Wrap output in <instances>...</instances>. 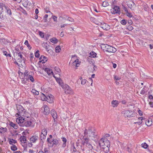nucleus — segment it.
Here are the masks:
<instances>
[{"instance_id": "nucleus-1", "label": "nucleus", "mask_w": 153, "mask_h": 153, "mask_svg": "<svg viewBox=\"0 0 153 153\" xmlns=\"http://www.w3.org/2000/svg\"><path fill=\"white\" fill-rule=\"evenodd\" d=\"M16 121L20 126H22L29 127L32 124V121L31 120H25L24 119H22V117H19V118H17Z\"/></svg>"}, {"instance_id": "nucleus-2", "label": "nucleus", "mask_w": 153, "mask_h": 153, "mask_svg": "<svg viewBox=\"0 0 153 153\" xmlns=\"http://www.w3.org/2000/svg\"><path fill=\"white\" fill-rule=\"evenodd\" d=\"M111 7L112 9L111 10V11L112 14H118L119 15L120 14L121 11L120 7L112 5Z\"/></svg>"}, {"instance_id": "nucleus-3", "label": "nucleus", "mask_w": 153, "mask_h": 153, "mask_svg": "<svg viewBox=\"0 0 153 153\" xmlns=\"http://www.w3.org/2000/svg\"><path fill=\"white\" fill-rule=\"evenodd\" d=\"M134 112L131 110H126L123 111H122L121 113L123 114L124 116L125 117H132V115L133 114Z\"/></svg>"}, {"instance_id": "nucleus-4", "label": "nucleus", "mask_w": 153, "mask_h": 153, "mask_svg": "<svg viewBox=\"0 0 153 153\" xmlns=\"http://www.w3.org/2000/svg\"><path fill=\"white\" fill-rule=\"evenodd\" d=\"M62 88L64 90L65 94H70L72 93V89L67 84H65L64 86H62Z\"/></svg>"}, {"instance_id": "nucleus-5", "label": "nucleus", "mask_w": 153, "mask_h": 153, "mask_svg": "<svg viewBox=\"0 0 153 153\" xmlns=\"http://www.w3.org/2000/svg\"><path fill=\"white\" fill-rule=\"evenodd\" d=\"M16 108L18 112L20 114V115H24L25 111H24V108L21 105H16Z\"/></svg>"}, {"instance_id": "nucleus-6", "label": "nucleus", "mask_w": 153, "mask_h": 153, "mask_svg": "<svg viewBox=\"0 0 153 153\" xmlns=\"http://www.w3.org/2000/svg\"><path fill=\"white\" fill-rule=\"evenodd\" d=\"M48 102L51 103L53 102V96L50 94L47 95L46 100Z\"/></svg>"}, {"instance_id": "nucleus-7", "label": "nucleus", "mask_w": 153, "mask_h": 153, "mask_svg": "<svg viewBox=\"0 0 153 153\" xmlns=\"http://www.w3.org/2000/svg\"><path fill=\"white\" fill-rule=\"evenodd\" d=\"M44 108L43 114L45 115H48L50 113V110L49 108L47 105H44L42 107Z\"/></svg>"}, {"instance_id": "nucleus-8", "label": "nucleus", "mask_w": 153, "mask_h": 153, "mask_svg": "<svg viewBox=\"0 0 153 153\" xmlns=\"http://www.w3.org/2000/svg\"><path fill=\"white\" fill-rule=\"evenodd\" d=\"M107 49L106 51L110 53H114L117 51L115 48L109 45H108Z\"/></svg>"}, {"instance_id": "nucleus-9", "label": "nucleus", "mask_w": 153, "mask_h": 153, "mask_svg": "<svg viewBox=\"0 0 153 153\" xmlns=\"http://www.w3.org/2000/svg\"><path fill=\"white\" fill-rule=\"evenodd\" d=\"M51 143L50 145V146L52 147L53 146H56L59 144V142L58 140L56 139H52Z\"/></svg>"}, {"instance_id": "nucleus-10", "label": "nucleus", "mask_w": 153, "mask_h": 153, "mask_svg": "<svg viewBox=\"0 0 153 153\" xmlns=\"http://www.w3.org/2000/svg\"><path fill=\"white\" fill-rule=\"evenodd\" d=\"M127 5L128 7L132 10H134V8L136 7V5L132 1L128 2Z\"/></svg>"}, {"instance_id": "nucleus-11", "label": "nucleus", "mask_w": 153, "mask_h": 153, "mask_svg": "<svg viewBox=\"0 0 153 153\" xmlns=\"http://www.w3.org/2000/svg\"><path fill=\"white\" fill-rule=\"evenodd\" d=\"M101 27L104 30H108L110 29V26L105 23H103V24L101 23Z\"/></svg>"}, {"instance_id": "nucleus-12", "label": "nucleus", "mask_w": 153, "mask_h": 153, "mask_svg": "<svg viewBox=\"0 0 153 153\" xmlns=\"http://www.w3.org/2000/svg\"><path fill=\"white\" fill-rule=\"evenodd\" d=\"M106 139H106V138H102L99 141V144L100 147H102L104 146H106L105 143V141L106 140Z\"/></svg>"}, {"instance_id": "nucleus-13", "label": "nucleus", "mask_w": 153, "mask_h": 153, "mask_svg": "<svg viewBox=\"0 0 153 153\" xmlns=\"http://www.w3.org/2000/svg\"><path fill=\"white\" fill-rule=\"evenodd\" d=\"M120 102L117 100H113L111 102L112 106L113 107H116L118 105Z\"/></svg>"}, {"instance_id": "nucleus-14", "label": "nucleus", "mask_w": 153, "mask_h": 153, "mask_svg": "<svg viewBox=\"0 0 153 153\" xmlns=\"http://www.w3.org/2000/svg\"><path fill=\"white\" fill-rule=\"evenodd\" d=\"M5 8L6 10V12L9 15L10 17H12V12L10 9L8 7H5Z\"/></svg>"}, {"instance_id": "nucleus-15", "label": "nucleus", "mask_w": 153, "mask_h": 153, "mask_svg": "<svg viewBox=\"0 0 153 153\" xmlns=\"http://www.w3.org/2000/svg\"><path fill=\"white\" fill-rule=\"evenodd\" d=\"M39 137L38 136L34 135L32 136L30 138V140L33 143H35L38 140Z\"/></svg>"}, {"instance_id": "nucleus-16", "label": "nucleus", "mask_w": 153, "mask_h": 153, "mask_svg": "<svg viewBox=\"0 0 153 153\" xmlns=\"http://www.w3.org/2000/svg\"><path fill=\"white\" fill-rule=\"evenodd\" d=\"M56 81L61 86L62 88V86L64 85L65 84H64L62 80L59 78H57V79H56Z\"/></svg>"}, {"instance_id": "nucleus-17", "label": "nucleus", "mask_w": 153, "mask_h": 153, "mask_svg": "<svg viewBox=\"0 0 153 153\" xmlns=\"http://www.w3.org/2000/svg\"><path fill=\"white\" fill-rule=\"evenodd\" d=\"M51 114L54 119L57 118V115L55 111L52 109L51 111Z\"/></svg>"}, {"instance_id": "nucleus-18", "label": "nucleus", "mask_w": 153, "mask_h": 153, "mask_svg": "<svg viewBox=\"0 0 153 153\" xmlns=\"http://www.w3.org/2000/svg\"><path fill=\"white\" fill-rule=\"evenodd\" d=\"M146 124L148 126H150L152 124V119H149L146 120Z\"/></svg>"}, {"instance_id": "nucleus-19", "label": "nucleus", "mask_w": 153, "mask_h": 153, "mask_svg": "<svg viewBox=\"0 0 153 153\" xmlns=\"http://www.w3.org/2000/svg\"><path fill=\"white\" fill-rule=\"evenodd\" d=\"M22 2H23V5L25 7H27V5L30 6L31 3H29V1L28 0H22Z\"/></svg>"}, {"instance_id": "nucleus-20", "label": "nucleus", "mask_w": 153, "mask_h": 153, "mask_svg": "<svg viewBox=\"0 0 153 153\" xmlns=\"http://www.w3.org/2000/svg\"><path fill=\"white\" fill-rule=\"evenodd\" d=\"M8 42V40L4 38H1L0 39V42L2 44H6Z\"/></svg>"}, {"instance_id": "nucleus-21", "label": "nucleus", "mask_w": 153, "mask_h": 153, "mask_svg": "<svg viewBox=\"0 0 153 153\" xmlns=\"http://www.w3.org/2000/svg\"><path fill=\"white\" fill-rule=\"evenodd\" d=\"M108 45L104 44H102L100 45V47L103 50H105V51L107 49V48L108 47Z\"/></svg>"}, {"instance_id": "nucleus-22", "label": "nucleus", "mask_w": 153, "mask_h": 153, "mask_svg": "<svg viewBox=\"0 0 153 153\" xmlns=\"http://www.w3.org/2000/svg\"><path fill=\"white\" fill-rule=\"evenodd\" d=\"M45 71L49 75H51V74L53 73V72L51 69H50L48 68H45L44 69Z\"/></svg>"}, {"instance_id": "nucleus-23", "label": "nucleus", "mask_w": 153, "mask_h": 153, "mask_svg": "<svg viewBox=\"0 0 153 153\" xmlns=\"http://www.w3.org/2000/svg\"><path fill=\"white\" fill-rule=\"evenodd\" d=\"M9 125L11 127H13L15 129H17L18 128V125L17 124H15L12 122H10Z\"/></svg>"}, {"instance_id": "nucleus-24", "label": "nucleus", "mask_w": 153, "mask_h": 153, "mask_svg": "<svg viewBox=\"0 0 153 153\" xmlns=\"http://www.w3.org/2000/svg\"><path fill=\"white\" fill-rule=\"evenodd\" d=\"M21 142L22 143H25L26 142L27 140L26 136H21L20 138Z\"/></svg>"}, {"instance_id": "nucleus-25", "label": "nucleus", "mask_w": 153, "mask_h": 153, "mask_svg": "<svg viewBox=\"0 0 153 153\" xmlns=\"http://www.w3.org/2000/svg\"><path fill=\"white\" fill-rule=\"evenodd\" d=\"M47 94L45 95L42 93L40 95V97L42 101H46Z\"/></svg>"}, {"instance_id": "nucleus-26", "label": "nucleus", "mask_w": 153, "mask_h": 153, "mask_svg": "<svg viewBox=\"0 0 153 153\" xmlns=\"http://www.w3.org/2000/svg\"><path fill=\"white\" fill-rule=\"evenodd\" d=\"M79 65V59H76L74 62H73V65L77 67L79 66V65Z\"/></svg>"}, {"instance_id": "nucleus-27", "label": "nucleus", "mask_w": 153, "mask_h": 153, "mask_svg": "<svg viewBox=\"0 0 153 153\" xmlns=\"http://www.w3.org/2000/svg\"><path fill=\"white\" fill-rule=\"evenodd\" d=\"M7 128L6 127L4 128L2 127H1L0 128V133L2 134L3 133L7 132Z\"/></svg>"}, {"instance_id": "nucleus-28", "label": "nucleus", "mask_w": 153, "mask_h": 153, "mask_svg": "<svg viewBox=\"0 0 153 153\" xmlns=\"http://www.w3.org/2000/svg\"><path fill=\"white\" fill-rule=\"evenodd\" d=\"M131 146L132 145L131 144H129L127 145V151L130 153L131 152Z\"/></svg>"}, {"instance_id": "nucleus-29", "label": "nucleus", "mask_w": 153, "mask_h": 153, "mask_svg": "<svg viewBox=\"0 0 153 153\" xmlns=\"http://www.w3.org/2000/svg\"><path fill=\"white\" fill-rule=\"evenodd\" d=\"M22 52H19V53H16V54L18 55L19 56L21 59H22L23 61L25 60V59L24 57L22 55Z\"/></svg>"}, {"instance_id": "nucleus-30", "label": "nucleus", "mask_w": 153, "mask_h": 153, "mask_svg": "<svg viewBox=\"0 0 153 153\" xmlns=\"http://www.w3.org/2000/svg\"><path fill=\"white\" fill-rule=\"evenodd\" d=\"M2 53L3 54L7 57L9 56L11 57V54L10 53H8L6 51L2 50Z\"/></svg>"}, {"instance_id": "nucleus-31", "label": "nucleus", "mask_w": 153, "mask_h": 153, "mask_svg": "<svg viewBox=\"0 0 153 153\" xmlns=\"http://www.w3.org/2000/svg\"><path fill=\"white\" fill-rule=\"evenodd\" d=\"M51 42L52 43L56 44L58 42V40L56 38H53L50 39Z\"/></svg>"}, {"instance_id": "nucleus-32", "label": "nucleus", "mask_w": 153, "mask_h": 153, "mask_svg": "<svg viewBox=\"0 0 153 153\" xmlns=\"http://www.w3.org/2000/svg\"><path fill=\"white\" fill-rule=\"evenodd\" d=\"M90 55L91 56V57L94 58L96 57L97 55V53L94 51H91L90 53Z\"/></svg>"}, {"instance_id": "nucleus-33", "label": "nucleus", "mask_w": 153, "mask_h": 153, "mask_svg": "<svg viewBox=\"0 0 153 153\" xmlns=\"http://www.w3.org/2000/svg\"><path fill=\"white\" fill-rule=\"evenodd\" d=\"M5 5L3 4L2 3H0V11H1V12L3 11V7H4L5 8V7H6Z\"/></svg>"}, {"instance_id": "nucleus-34", "label": "nucleus", "mask_w": 153, "mask_h": 153, "mask_svg": "<svg viewBox=\"0 0 153 153\" xmlns=\"http://www.w3.org/2000/svg\"><path fill=\"white\" fill-rule=\"evenodd\" d=\"M31 92L34 95H38L39 92L38 91H36L35 89H32L31 91Z\"/></svg>"}, {"instance_id": "nucleus-35", "label": "nucleus", "mask_w": 153, "mask_h": 153, "mask_svg": "<svg viewBox=\"0 0 153 153\" xmlns=\"http://www.w3.org/2000/svg\"><path fill=\"white\" fill-rule=\"evenodd\" d=\"M24 44L26 45H27L29 50H30L31 49L32 47L29 43L28 42L27 40H26L25 41Z\"/></svg>"}, {"instance_id": "nucleus-36", "label": "nucleus", "mask_w": 153, "mask_h": 153, "mask_svg": "<svg viewBox=\"0 0 153 153\" xmlns=\"http://www.w3.org/2000/svg\"><path fill=\"white\" fill-rule=\"evenodd\" d=\"M20 10L25 15H27V13L26 11L24 9H23V8L21 7H20V8H19Z\"/></svg>"}, {"instance_id": "nucleus-37", "label": "nucleus", "mask_w": 153, "mask_h": 153, "mask_svg": "<svg viewBox=\"0 0 153 153\" xmlns=\"http://www.w3.org/2000/svg\"><path fill=\"white\" fill-rule=\"evenodd\" d=\"M17 143V141L13 139H10L9 143L10 144L12 145L13 143Z\"/></svg>"}, {"instance_id": "nucleus-38", "label": "nucleus", "mask_w": 153, "mask_h": 153, "mask_svg": "<svg viewBox=\"0 0 153 153\" xmlns=\"http://www.w3.org/2000/svg\"><path fill=\"white\" fill-rule=\"evenodd\" d=\"M12 146L11 147V149L13 151H15L17 149L16 146L13 144H12Z\"/></svg>"}, {"instance_id": "nucleus-39", "label": "nucleus", "mask_w": 153, "mask_h": 153, "mask_svg": "<svg viewBox=\"0 0 153 153\" xmlns=\"http://www.w3.org/2000/svg\"><path fill=\"white\" fill-rule=\"evenodd\" d=\"M87 60L90 64H92L94 65V59H92L88 58L87 59Z\"/></svg>"}, {"instance_id": "nucleus-40", "label": "nucleus", "mask_w": 153, "mask_h": 153, "mask_svg": "<svg viewBox=\"0 0 153 153\" xmlns=\"http://www.w3.org/2000/svg\"><path fill=\"white\" fill-rule=\"evenodd\" d=\"M138 119H141V120L140 121L138 122H134V124H136L137 123H138V124L139 125H141L142 123L143 122L142 120L143 119V117H140L139 118H138Z\"/></svg>"}, {"instance_id": "nucleus-41", "label": "nucleus", "mask_w": 153, "mask_h": 153, "mask_svg": "<svg viewBox=\"0 0 153 153\" xmlns=\"http://www.w3.org/2000/svg\"><path fill=\"white\" fill-rule=\"evenodd\" d=\"M127 20L123 19L120 21V23L123 25H125L127 24Z\"/></svg>"}, {"instance_id": "nucleus-42", "label": "nucleus", "mask_w": 153, "mask_h": 153, "mask_svg": "<svg viewBox=\"0 0 153 153\" xmlns=\"http://www.w3.org/2000/svg\"><path fill=\"white\" fill-rule=\"evenodd\" d=\"M109 5V4L108 2L106 1H103L102 4V6L104 7H106L108 6Z\"/></svg>"}, {"instance_id": "nucleus-43", "label": "nucleus", "mask_w": 153, "mask_h": 153, "mask_svg": "<svg viewBox=\"0 0 153 153\" xmlns=\"http://www.w3.org/2000/svg\"><path fill=\"white\" fill-rule=\"evenodd\" d=\"M47 134V131L46 129L44 128L42 130V132L41 134H43L46 135Z\"/></svg>"}, {"instance_id": "nucleus-44", "label": "nucleus", "mask_w": 153, "mask_h": 153, "mask_svg": "<svg viewBox=\"0 0 153 153\" xmlns=\"http://www.w3.org/2000/svg\"><path fill=\"white\" fill-rule=\"evenodd\" d=\"M83 139L84 141H85V143H86V144H87L88 143H89V138L88 137H83Z\"/></svg>"}, {"instance_id": "nucleus-45", "label": "nucleus", "mask_w": 153, "mask_h": 153, "mask_svg": "<svg viewBox=\"0 0 153 153\" xmlns=\"http://www.w3.org/2000/svg\"><path fill=\"white\" fill-rule=\"evenodd\" d=\"M97 135V134L95 131H92L91 132V135H89V137L92 136L94 137H95Z\"/></svg>"}, {"instance_id": "nucleus-46", "label": "nucleus", "mask_w": 153, "mask_h": 153, "mask_svg": "<svg viewBox=\"0 0 153 153\" xmlns=\"http://www.w3.org/2000/svg\"><path fill=\"white\" fill-rule=\"evenodd\" d=\"M106 150L105 152L106 153H108V151L109 150V148L110 147L109 144L106 145ZM102 148L103 149H105L106 148L105 147H102Z\"/></svg>"}, {"instance_id": "nucleus-47", "label": "nucleus", "mask_w": 153, "mask_h": 153, "mask_svg": "<svg viewBox=\"0 0 153 153\" xmlns=\"http://www.w3.org/2000/svg\"><path fill=\"white\" fill-rule=\"evenodd\" d=\"M60 46H57L55 48V51L56 52H59L60 50Z\"/></svg>"}, {"instance_id": "nucleus-48", "label": "nucleus", "mask_w": 153, "mask_h": 153, "mask_svg": "<svg viewBox=\"0 0 153 153\" xmlns=\"http://www.w3.org/2000/svg\"><path fill=\"white\" fill-rule=\"evenodd\" d=\"M28 79H30V81L32 82H34V78L33 76L30 75H29L28 76Z\"/></svg>"}, {"instance_id": "nucleus-49", "label": "nucleus", "mask_w": 153, "mask_h": 153, "mask_svg": "<svg viewBox=\"0 0 153 153\" xmlns=\"http://www.w3.org/2000/svg\"><path fill=\"white\" fill-rule=\"evenodd\" d=\"M141 145L142 146L143 148L145 149H146L148 146V145L146 143H143Z\"/></svg>"}, {"instance_id": "nucleus-50", "label": "nucleus", "mask_w": 153, "mask_h": 153, "mask_svg": "<svg viewBox=\"0 0 153 153\" xmlns=\"http://www.w3.org/2000/svg\"><path fill=\"white\" fill-rule=\"evenodd\" d=\"M48 15L47 14H45L43 17V19L44 20V22H46L48 21L47 18L48 17Z\"/></svg>"}, {"instance_id": "nucleus-51", "label": "nucleus", "mask_w": 153, "mask_h": 153, "mask_svg": "<svg viewBox=\"0 0 153 153\" xmlns=\"http://www.w3.org/2000/svg\"><path fill=\"white\" fill-rule=\"evenodd\" d=\"M126 29H127L131 31L133 29V27L132 26L129 25L127 27Z\"/></svg>"}, {"instance_id": "nucleus-52", "label": "nucleus", "mask_w": 153, "mask_h": 153, "mask_svg": "<svg viewBox=\"0 0 153 153\" xmlns=\"http://www.w3.org/2000/svg\"><path fill=\"white\" fill-rule=\"evenodd\" d=\"M86 146L89 148L90 149H92L93 148L92 146L89 143H88L87 144H86Z\"/></svg>"}, {"instance_id": "nucleus-53", "label": "nucleus", "mask_w": 153, "mask_h": 153, "mask_svg": "<svg viewBox=\"0 0 153 153\" xmlns=\"http://www.w3.org/2000/svg\"><path fill=\"white\" fill-rule=\"evenodd\" d=\"M39 50H37L35 53V56L36 57L38 58L39 57Z\"/></svg>"}, {"instance_id": "nucleus-54", "label": "nucleus", "mask_w": 153, "mask_h": 153, "mask_svg": "<svg viewBox=\"0 0 153 153\" xmlns=\"http://www.w3.org/2000/svg\"><path fill=\"white\" fill-rule=\"evenodd\" d=\"M39 34L40 36L42 38H43L44 37V33L41 31H39Z\"/></svg>"}, {"instance_id": "nucleus-55", "label": "nucleus", "mask_w": 153, "mask_h": 153, "mask_svg": "<svg viewBox=\"0 0 153 153\" xmlns=\"http://www.w3.org/2000/svg\"><path fill=\"white\" fill-rule=\"evenodd\" d=\"M42 55L39 58V61L38 63L42 62V63H45V62H43L42 60Z\"/></svg>"}, {"instance_id": "nucleus-56", "label": "nucleus", "mask_w": 153, "mask_h": 153, "mask_svg": "<svg viewBox=\"0 0 153 153\" xmlns=\"http://www.w3.org/2000/svg\"><path fill=\"white\" fill-rule=\"evenodd\" d=\"M42 58L43 61L45 62H47L48 60L47 58L44 56H42Z\"/></svg>"}, {"instance_id": "nucleus-57", "label": "nucleus", "mask_w": 153, "mask_h": 153, "mask_svg": "<svg viewBox=\"0 0 153 153\" xmlns=\"http://www.w3.org/2000/svg\"><path fill=\"white\" fill-rule=\"evenodd\" d=\"M46 135H44L43 134H41L40 135V139L41 140H44L45 138L46 137Z\"/></svg>"}, {"instance_id": "nucleus-58", "label": "nucleus", "mask_w": 153, "mask_h": 153, "mask_svg": "<svg viewBox=\"0 0 153 153\" xmlns=\"http://www.w3.org/2000/svg\"><path fill=\"white\" fill-rule=\"evenodd\" d=\"M86 81L87 80L86 79H83L81 82V84L82 85H84L86 83Z\"/></svg>"}, {"instance_id": "nucleus-59", "label": "nucleus", "mask_w": 153, "mask_h": 153, "mask_svg": "<svg viewBox=\"0 0 153 153\" xmlns=\"http://www.w3.org/2000/svg\"><path fill=\"white\" fill-rule=\"evenodd\" d=\"M88 131L87 129H85L84 131V137L86 136L88 134Z\"/></svg>"}, {"instance_id": "nucleus-60", "label": "nucleus", "mask_w": 153, "mask_h": 153, "mask_svg": "<svg viewBox=\"0 0 153 153\" xmlns=\"http://www.w3.org/2000/svg\"><path fill=\"white\" fill-rule=\"evenodd\" d=\"M55 69L58 73H59L61 71L60 69L58 67H55Z\"/></svg>"}, {"instance_id": "nucleus-61", "label": "nucleus", "mask_w": 153, "mask_h": 153, "mask_svg": "<svg viewBox=\"0 0 153 153\" xmlns=\"http://www.w3.org/2000/svg\"><path fill=\"white\" fill-rule=\"evenodd\" d=\"M114 79L116 80H119L121 79V78L120 77L117 76H114Z\"/></svg>"}, {"instance_id": "nucleus-62", "label": "nucleus", "mask_w": 153, "mask_h": 153, "mask_svg": "<svg viewBox=\"0 0 153 153\" xmlns=\"http://www.w3.org/2000/svg\"><path fill=\"white\" fill-rule=\"evenodd\" d=\"M52 18H53V20L54 21H55V22H57V17L56 16H52Z\"/></svg>"}, {"instance_id": "nucleus-63", "label": "nucleus", "mask_w": 153, "mask_h": 153, "mask_svg": "<svg viewBox=\"0 0 153 153\" xmlns=\"http://www.w3.org/2000/svg\"><path fill=\"white\" fill-rule=\"evenodd\" d=\"M72 146L73 147V151L74 152H76V148H75V146H74V143H73L72 144Z\"/></svg>"}, {"instance_id": "nucleus-64", "label": "nucleus", "mask_w": 153, "mask_h": 153, "mask_svg": "<svg viewBox=\"0 0 153 153\" xmlns=\"http://www.w3.org/2000/svg\"><path fill=\"white\" fill-rule=\"evenodd\" d=\"M44 153H49L48 150L47 148H45L44 149Z\"/></svg>"}]
</instances>
